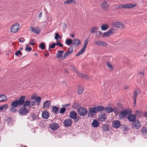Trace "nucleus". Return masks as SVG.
Wrapping results in <instances>:
<instances>
[{"instance_id":"603ef678","label":"nucleus","mask_w":147,"mask_h":147,"mask_svg":"<svg viewBox=\"0 0 147 147\" xmlns=\"http://www.w3.org/2000/svg\"><path fill=\"white\" fill-rule=\"evenodd\" d=\"M107 66L109 67L111 70H113V67L112 65L109 62H108L107 63Z\"/></svg>"},{"instance_id":"69168bd1","label":"nucleus","mask_w":147,"mask_h":147,"mask_svg":"<svg viewBox=\"0 0 147 147\" xmlns=\"http://www.w3.org/2000/svg\"><path fill=\"white\" fill-rule=\"evenodd\" d=\"M69 54L68 53L66 52H65V54L63 56V57L64 58H65L67 56L69 55Z\"/></svg>"},{"instance_id":"72a5a7b5","label":"nucleus","mask_w":147,"mask_h":147,"mask_svg":"<svg viewBox=\"0 0 147 147\" xmlns=\"http://www.w3.org/2000/svg\"><path fill=\"white\" fill-rule=\"evenodd\" d=\"M79 77H82L85 80H89V77L85 74H83L81 73H80L78 75Z\"/></svg>"},{"instance_id":"6ab92c4d","label":"nucleus","mask_w":147,"mask_h":147,"mask_svg":"<svg viewBox=\"0 0 147 147\" xmlns=\"http://www.w3.org/2000/svg\"><path fill=\"white\" fill-rule=\"evenodd\" d=\"M30 115L31 117L32 118V119H31L30 117H29L28 118V119L30 120V121H32L39 119L38 117L35 115L34 113L31 114Z\"/></svg>"},{"instance_id":"c756f323","label":"nucleus","mask_w":147,"mask_h":147,"mask_svg":"<svg viewBox=\"0 0 147 147\" xmlns=\"http://www.w3.org/2000/svg\"><path fill=\"white\" fill-rule=\"evenodd\" d=\"M52 111L53 113L55 114H57L59 111V109L58 108L54 106L52 107Z\"/></svg>"},{"instance_id":"13d9d810","label":"nucleus","mask_w":147,"mask_h":147,"mask_svg":"<svg viewBox=\"0 0 147 147\" xmlns=\"http://www.w3.org/2000/svg\"><path fill=\"white\" fill-rule=\"evenodd\" d=\"M62 55V54H61V53H58V51L56 54V57L58 58H59L60 57H61Z\"/></svg>"},{"instance_id":"052dcab7","label":"nucleus","mask_w":147,"mask_h":147,"mask_svg":"<svg viewBox=\"0 0 147 147\" xmlns=\"http://www.w3.org/2000/svg\"><path fill=\"white\" fill-rule=\"evenodd\" d=\"M15 54L16 56H18L19 54L20 55H22V53L20 50H18L17 52H16Z\"/></svg>"},{"instance_id":"4be33fe9","label":"nucleus","mask_w":147,"mask_h":147,"mask_svg":"<svg viewBox=\"0 0 147 147\" xmlns=\"http://www.w3.org/2000/svg\"><path fill=\"white\" fill-rule=\"evenodd\" d=\"M99 123L96 119H94L92 123V125L94 127H97L99 126Z\"/></svg>"},{"instance_id":"6e6552de","label":"nucleus","mask_w":147,"mask_h":147,"mask_svg":"<svg viewBox=\"0 0 147 147\" xmlns=\"http://www.w3.org/2000/svg\"><path fill=\"white\" fill-rule=\"evenodd\" d=\"M19 112L20 114L22 116L25 115L28 113L27 109L24 107L20 108Z\"/></svg>"},{"instance_id":"0e129e2a","label":"nucleus","mask_w":147,"mask_h":147,"mask_svg":"<svg viewBox=\"0 0 147 147\" xmlns=\"http://www.w3.org/2000/svg\"><path fill=\"white\" fill-rule=\"evenodd\" d=\"M55 44L56 45H59L61 47H62L63 46V45L58 42L55 43Z\"/></svg>"},{"instance_id":"a878e982","label":"nucleus","mask_w":147,"mask_h":147,"mask_svg":"<svg viewBox=\"0 0 147 147\" xmlns=\"http://www.w3.org/2000/svg\"><path fill=\"white\" fill-rule=\"evenodd\" d=\"M105 112L108 113H109L113 111V109L110 107H107L105 108L104 109Z\"/></svg>"},{"instance_id":"9b49d317","label":"nucleus","mask_w":147,"mask_h":147,"mask_svg":"<svg viewBox=\"0 0 147 147\" xmlns=\"http://www.w3.org/2000/svg\"><path fill=\"white\" fill-rule=\"evenodd\" d=\"M42 117L44 119H47L49 117V112L46 111H44L42 112Z\"/></svg>"},{"instance_id":"c9c22d12","label":"nucleus","mask_w":147,"mask_h":147,"mask_svg":"<svg viewBox=\"0 0 147 147\" xmlns=\"http://www.w3.org/2000/svg\"><path fill=\"white\" fill-rule=\"evenodd\" d=\"M11 105L12 106L15 107H17L19 105L17 100H15L12 102L11 103Z\"/></svg>"},{"instance_id":"2eb2a0df","label":"nucleus","mask_w":147,"mask_h":147,"mask_svg":"<svg viewBox=\"0 0 147 147\" xmlns=\"http://www.w3.org/2000/svg\"><path fill=\"white\" fill-rule=\"evenodd\" d=\"M73 41V42H72V44L74 45L75 47H77L81 44L80 40L78 38H76L74 39Z\"/></svg>"},{"instance_id":"dca6fc26","label":"nucleus","mask_w":147,"mask_h":147,"mask_svg":"<svg viewBox=\"0 0 147 147\" xmlns=\"http://www.w3.org/2000/svg\"><path fill=\"white\" fill-rule=\"evenodd\" d=\"M114 32V30L113 29H110L106 32H104L102 36V37L105 36H110L111 34H113Z\"/></svg>"},{"instance_id":"f257e3e1","label":"nucleus","mask_w":147,"mask_h":147,"mask_svg":"<svg viewBox=\"0 0 147 147\" xmlns=\"http://www.w3.org/2000/svg\"><path fill=\"white\" fill-rule=\"evenodd\" d=\"M88 39L86 38L84 42V45L83 46L82 49L76 54V56H79L84 52L87 47V46L88 44Z\"/></svg>"},{"instance_id":"aec40b11","label":"nucleus","mask_w":147,"mask_h":147,"mask_svg":"<svg viewBox=\"0 0 147 147\" xmlns=\"http://www.w3.org/2000/svg\"><path fill=\"white\" fill-rule=\"evenodd\" d=\"M101 6L102 8L104 10H108L109 5L106 2H104L101 3Z\"/></svg>"},{"instance_id":"e433bc0d","label":"nucleus","mask_w":147,"mask_h":147,"mask_svg":"<svg viewBox=\"0 0 147 147\" xmlns=\"http://www.w3.org/2000/svg\"><path fill=\"white\" fill-rule=\"evenodd\" d=\"M73 40L71 39H67L65 42L66 45H69L72 44Z\"/></svg>"},{"instance_id":"cd10ccee","label":"nucleus","mask_w":147,"mask_h":147,"mask_svg":"<svg viewBox=\"0 0 147 147\" xmlns=\"http://www.w3.org/2000/svg\"><path fill=\"white\" fill-rule=\"evenodd\" d=\"M111 58V57L110 56H105L103 57L102 60L104 62H106V63H107L108 62H110V60Z\"/></svg>"},{"instance_id":"5701e85b","label":"nucleus","mask_w":147,"mask_h":147,"mask_svg":"<svg viewBox=\"0 0 147 147\" xmlns=\"http://www.w3.org/2000/svg\"><path fill=\"white\" fill-rule=\"evenodd\" d=\"M7 100V98L5 95L2 94L0 95V102H4Z\"/></svg>"},{"instance_id":"49530a36","label":"nucleus","mask_w":147,"mask_h":147,"mask_svg":"<svg viewBox=\"0 0 147 147\" xmlns=\"http://www.w3.org/2000/svg\"><path fill=\"white\" fill-rule=\"evenodd\" d=\"M26 47L25 50L26 51H30L32 50V48L30 47H29V45L28 44H26Z\"/></svg>"},{"instance_id":"39448f33","label":"nucleus","mask_w":147,"mask_h":147,"mask_svg":"<svg viewBox=\"0 0 147 147\" xmlns=\"http://www.w3.org/2000/svg\"><path fill=\"white\" fill-rule=\"evenodd\" d=\"M141 124L140 121L138 120L132 122V127L136 129H139L141 126Z\"/></svg>"},{"instance_id":"bb28decb","label":"nucleus","mask_w":147,"mask_h":147,"mask_svg":"<svg viewBox=\"0 0 147 147\" xmlns=\"http://www.w3.org/2000/svg\"><path fill=\"white\" fill-rule=\"evenodd\" d=\"M96 111L100 112L104 109V107L102 106H97L94 107Z\"/></svg>"},{"instance_id":"37998d69","label":"nucleus","mask_w":147,"mask_h":147,"mask_svg":"<svg viewBox=\"0 0 147 147\" xmlns=\"http://www.w3.org/2000/svg\"><path fill=\"white\" fill-rule=\"evenodd\" d=\"M71 2L74 4L76 3V2L74 1L73 0H67V1H64V3L65 4L67 3L70 4Z\"/></svg>"},{"instance_id":"473e14b6","label":"nucleus","mask_w":147,"mask_h":147,"mask_svg":"<svg viewBox=\"0 0 147 147\" xmlns=\"http://www.w3.org/2000/svg\"><path fill=\"white\" fill-rule=\"evenodd\" d=\"M96 44L97 45L101 46H106L107 44L106 43L103 41H97L96 42Z\"/></svg>"},{"instance_id":"09e8293b","label":"nucleus","mask_w":147,"mask_h":147,"mask_svg":"<svg viewBox=\"0 0 147 147\" xmlns=\"http://www.w3.org/2000/svg\"><path fill=\"white\" fill-rule=\"evenodd\" d=\"M71 67L74 69L76 73L79 75L80 73L78 71L77 69L74 66H71Z\"/></svg>"},{"instance_id":"7ed1b4c3","label":"nucleus","mask_w":147,"mask_h":147,"mask_svg":"<svg viewBox=\"0 0 147 147\" xmlns=\"http://www.w3.org/2000/svg\"><path fill=\"white\" fill-rule=\"evenodd\" d=\"M132 111L131 110L129 111L128 110H125L123 111L119 115V117L120 119H123L125 118V116L128 114V113L130 114L131 113Z\"/></svg>"},{"instance_id":"3c124183","label":"nucleus","mask_w":147,"mask_h":147,"mask_svg":"<svg viewBox=\"0 0 147 147\" xmlns=\"http://www.w3.org/2000/svg\"><path fill=\"white\" fill-rule=\"evenodd\" d=\"M66 111V108L64 107L61 108L60 110V113H64Z\"/></svg>"},{"instance_id":"1a4fd4ad","label":"nucleus","mask_w":147,"mask_h":147,"mask_svg":"<svg viewBox=\"0 0 147 147\" xmlns=\"http://www.w3.org/2000/svg\"><path fill=\"white\" fill-rule=\"evenodd\" d=\"M107 118V114L105 113H101L99 114L98 119L99 121L103 122L105 121Z\"/></svg>"},{"instance_id":"680f3d73","label":"nucleus","mask_w":147,"mask_h":147,"mask_svg":"<svg viewBox=\"0 0 147 147\" xmlns=\"http://www.w3.org/2000/svg\"><path fill=\"white\" fill-rule=\"evenodd\" d=\"M120 9H126V5H120Z\"/></svg>"},{"instance_id":"79ce46f5","label":"nucleus","mask_w":147,"mask_h":147,"mask_svg":"<svg viewBox=\"0 0 147 147\" xmlns=\"http://www.w3.org/2000/svg\"><path fill=\"white\" fill-rule=\"evenodd\" d=\"M39 47L42 50H44L45 48V45L44 43H41L39 46Z\"/></svg>"},{"instance_id":"393cba45","label":"nucleus","mask_w":147,"mask_h":147,"mask_svg":"<svg viewBox=\"0 0 147 147\" xmlns=\"http://www.w3.org/2000/svg\"><path fill=\"white\" fill-rule=\"evenodd\" d=\"M51 103L49 100H47L43 103V107L46 109L48 108L51 105Z\"/></svg>"},{"instance_id":"e2e57ef3","label":"nucleus","mask_w":147,"mask_h":147,"mask_svg":"<svg viewBox=\"0 0 147 147\" xmlns=\"http://www.w3.org/2000/svg\"><path fill=\"white\" fill-rule=\"evenodd\" d=\"M55 38L56 40H58V38L59 37V34L58 33L55 34Z\"/></svg>"},{"instance_id":"2f4dec72","label":"nucleus","mask_w":147,"mask_h":147,"mask_svg":"<svg viewBox=\"0 0 147 147\" xmlns=\"http://www.w3.org/2000/svg\"><path fill=\"white\" fill-rule=\"evenodd\" d=\"M141 132L144 135H147V128L143 127L141 129Z\"/></svg>"},{"instance_id":"f03ea898","label":"nucleus","mask_w":147,"mask_h":147,"mask_svg":"<svg viewBox=\"0 0 147 147\" xmlns=\"http://www.w3.org/2000/svg\"><path fill=\"white\" fill-rule=\"evenodd\" d=\"M78 113L80 116H84L87 114V111L86 108L80 107L78 110Z\"/></svg>"},{"instance_id":"7c9ffc66","label":"nucleus","mask_w":147,"mask_h":147,"mask_svg":"<svg viewBox=\"0 0 147 147\" xmlns=\"http://www.w3.org/2000/svg\"><path fill=\"white\" fill-rule=\"evenodd\" d=\"M41 100V98L40 96L36 97L35 99V101L36 105H39Z\"/></svg>"},{"instance_id":"774afa93","label":"nucleus","mask_w":147,"mask_h":147,"mask_svg":"<svg viewBox=\"0 0 147 147\" xmlns=\"http://www.w3.org/2000/svg\"><path fill=\"white\" fill-rule=\"evenodd\" d=\"M42 12H40V13H39V16H38V18L39 19H40L41 18V17L42 16Z\"/></svg>"},{"instance_id":"a211bd4d","label":"nucleus","mask_w":147,"mask_h":147,"mask_svg":"<svg viewBox=\"0 0 147 147\" xmlns=\"http://www.w3.org/2000/svg\"><path fill=\"white\" fill-rule=\"evenodd\" d=\"M121 125V123L119 121L115 120L113 123V127L116 128L119 127Z\"/></svg>"},{"instance_id":"ddd939ff","label":"nucleus","mask_w":147,"mask_h":147,"mask_svg":"<svg viewBox=\"0 0 147 147\" xmlns=\"http://www.w3.org/2000/svg\"><path fill=\"white\" fill-rule=\"evenodd\" d=\"M114 26L116 28H124V25L121 22H116L114 24Z\"/></svg>"},{"instance_id":"ea45409f","label":"nucleus","mask_w":147,"mask_h":147,"mask_svg":"<svg viewBox=\"0 0 147 147\" xmlns=\"http://www.w3.org/2000/svg\"><path fill=\"white\" fill-rule=\"evenodd\" d=\"M135 114L136 116L140 117L141 116L142 112V111L137 110L135 111Z\"/></svg>"},{"instance_id":"338daca9","label":"nucleus","mask_w":147,"mask_h":147,"mask_svg":"<svg viewBox=\"0 0 147 147\" xmlns=\"http://www.w3.org/2000/svg\"><path fill=\"white\" fill-rule=\"evenodd\" d=\"M45 55L46 57H48L49 56V53L47 51L45 52Z\"/></svg>"},{"instance_id":"f8f14e48","label":"nucleus","mask_w":147,"mask_h":147,"mask_svg":"<svg viewBox=\"0 0 147 147\" xmlns=\"http://www.w3.org/2000/svg\"><path fill=\"white\" fill-rule=\"evenodd\" d=\"M59 127V125L58 124L56 123H53L50 125V128L52 130H57Z\"/></svg>"},{"instance_id":"58836bf2","label":"nucleus","mask_w":147,"mask_h":147,"mask_svg":"<svg viewBox=\"0 0 147 147\" xmlns=\"http://www.w3.org/2000/svg\"><path fill=\"white\" fill-rule=\"evenodd\" d=\"M108 28V25L106 24H103L101 27V29L103 30H105Z\"/></svg>"},{"instance_id":"de8ad7c7","label":"nucleus","mask_w":147,"mask_h":147,"mask_svg":"<svg viewBox=\"0 0 147 147\" xmlns=\"http://www.w3.org/2000/svg\"><path fill=\"white\" fill-rule=\"evenodd\" d=\"M96 27H92L90 29V32L91 33H94L96 31Z\"/></svg>"},{"instance_id":"4d7b16f0","label":"nucleus","mask_w":147,"mask_h":147,"mask_svg":"<svg viewBox=\"0 0 147 147\" xmlns=\"http://www.w3.org/2000/svg\"><path fill=\"white\" fill-rule=\"evenodd\" d=\"M56 45L55 43H54L51 44V46H49V49H53L55 47V45Z\"/></svg>"},{"instance_id":"b1692460","label":"nucleus","mask_w":147,"mask_h":147,"mask_svg":"<svg viewBox=\"0 0 147 147\" xmlns=\"http://www.w3.org/2000/svg\"><path fill=\"white\" fill-rule=\"evenodd\" d=\"M109 125L106 123L103 125L102 127V130L105 131H109Z\"/></svg>"},{"instance_id":"a18cd8bd","label":"nucleus","mask_w":147,"mask_h":147,"mask_svg":"<svg viewBox=\"0 0 147 147\" xmlns=\"http://www.w3.org/2000/svg\"><path fill=\"white\" fill-rule=\"evenodd\" d=\"M30 103V102L28 101H26L23 104V106L25 108L27 106H28Z\"/></svg>"},{"instance_id":"bf43d9fd","label":"nucleus","mask_w":147,"mask_h":147,"mask_svg":"<svg viewBox=\"0 0 147 147\" xmlns=\"http://www.w3.org/2000/svg\"><path fill=\"white\" fill-rule=\"evenodd\" d=\"M19 41L20 42H23L25 40L24 38H22L18 39Z\"/></svg>"},{"instance_id":"c03bdc74","label":"nucleus","mask_w":147,"mask_h":147,"mask_svg":"<svg viewBox=\"0 0 147 147\" xmlns=\"http://www.w3.org/2000/svg\"><path fill=\"white\" fill-rule=\"evenodd\" d=\"M73 51V48L72 47H70L66 51V52L69 54L71 53Z\"/></svg>"},{"instance_id":"423d86ee","label":"nucleus","mask_w":147,"mask_h":147,"mask_svg":"<svg viewBox=\"0 0 147 147\" xmlns=\"http://www.w3.org/2000/svg\"><path fill=\"white\" fill-rule=\"evenodd\" d=\"M89 111L88 113V117H93L96 113V111L94 107L89 108Z\"/></svg>"},{"instance_id":"f704fd0d","label":"nucleus","mask_w":147,"mask_h":147,"mask_svg":"<svg viewBox=\"0 0 147 147\" xmlns=\"http://www.w3.org/2000/svg\"><path fill=\"white\" fill-rule=\"evenodd\" d=\"M126 8H132L136 6V4H133L129 3L126 4Z\"/></svg>"},{"instance_id":"6e6d98bb","label":"nucleus","mask_w":147,"mask_h":147,"mask_svg":"<svg viewBox=\"0 0 147 147\" xmlns=\"http://www.w3.org/2000/svg\"><path fill=\"white\" fill-rule=\"evenodd\" d=\"M25 98V97L24 96H22L19 98V100H20L24 102V101Z\"/></svg>"},{"instance_id":"0eeeda50","label":"nucleus","mask_w":147,"mask_h":147,"mask_svg":"<svg viewBox=\"0 0 147 147\" xmlns=\"http://www.w3.org/2000/svg\"><path fill=\"white\" fill-rule=\"evenodd\" d=\"M72 123V120L70 119H65L63 122V124L64 126L68 127L70 126Z\"/></svg>"},{"instance_id":"5fc2aeb1","label":"nucleus","mask_w":147,"mask_h":147,"mask_svg":"<svg viewBox=\"0 0 147 147\" xmlns=\"http://www.w3.org/2000/svg\"><path fill=\"white\" fill-rule=\"evenodd\" d=\"M17 101L18 102L19 105L20 106H22L24 103V102L20 100H17Z\"/></svg>"},{"instance_id":"412c9836","label":"nucleus","mask_w":147,"mask_h":147,"mask_svg":"<svg viewBox=\"0 0 147 147\" xmlns=\"http://www.w3.org/2000/svg\"><path fill=\"white\" fill-rule=\"evenodd\" d=\"M84 88V87L79 85L78 86L77 88V92L79 94H81L83 92Z\"/></svg>"},{"instance_id":"4468645a","label":"nucleus","mask_w":147,"mask_h":147,"mask_svg":"<svg viewBox=\"0 0 147 147\" xmlns=\"http://www.w3.org/2000/svg\"><path fill=\"white\" fill-rule=\"evenodd\" d=\"M136 116L135 115L133 114L129 115L127 118V119L129 121L133 122L136 120Z\"/></svg>"},{"instance_id":"a19ab883","label":"nucleus","mask_w":147,"mask_h":147,"mask_svg":"<svg viewBox=\"0 0 147 147\" xmlns=\"http://www.w3.org/2000/svg\"><path fill=\"white\" fill-rule=\"evenodd\" d=\"M8 105L7 104H4L1 106H0V111L7 108Z\"/></svg>"},{"instance_id":"9d476101","label":"nucleus","mask_w":147,"mask_h":147,"mask_svg":"<svg viewBox=\"0 0 147 147\" xmlns=\"http://www.w3.org/2000/svg\"><path fill=\"white\" fill-rule=\"evenodd\" d=\"M29 30L31 32L36 33L37 34H38L40 31V28L38 27L34 28L33 27H30L29 28Z\"/></svg>"},{"instance_id":"f3484780","label":"nucleus","mask_w":147,"mask_h":147,"mask_svg":"<svg viewBox=\"0 0 147 147\" xmlns=\"http://www.w3.org/2000/svg\"><path fill=\"white\" fill-rule=\"evenodd\" d=\"M69 117L72 119H75L77 117V114L74 111H71L69 113Z\"/></svg>"},{"instance_id":"4c0bfd02","label":"nucleus","mask_w":147,"mask_h":147,"mask_svg":"<svg viewBox=\"0 0 147 147\" xmlns=\"http://www.w3.org/2000/svg\"><path fill=\"white\" fill-rule=\"evenodd\" d=\"M102 33L100 31H97L95 35V37L98 39L100 38L101 36V35Z\"/></svg>"},{"instance_id":"8fccbe9b","label":"nucleus","mask_w":147,"mask_h":147,"mask_svg":"<svg viewBox=\"0 0 147 147\" xmlns=\"http://www.w3.org/2000/svg\"><path fill=\"white\" fill-rule=\"evenodd\" d=\"M16 108L12 106L10 108V110L11 112H16L17 110Z\"/></svg>"},{"instance_id":"20e7f679","label":"nucleus","mask_w":147,"mask_h":147,"mask_svg":"<svg viewBox=\"0 0 147 147\" xmlns=\"http://www.w3.org/2000/svg\"><path fill=\"white\" fill-rule=\"evenodd\" d=\"M20 29V25L18 23H16L12 25L11 28V31L13 33L16 32Z\"/></svg>"},{"instance_id":"864d4df0","label":"nucleus","mask_w":147,"mask_h":147,"mask_svg":"<svg viewBox=\"0 0 147 147\" xmlns=\"http://www.w3.org/2000/svg\"><path fill=\"white\" fill-rule=\"evenodd\" d=\"M113 109V111L115 113L118 114V113L119 109L117 108H114Z\"/></svg>"},{"instance_id":"c85d7f7f","label":"nucleus","mask_w":147,"mask_h":147,"mask_svg":"<svg viewBox=\"0 0 147 147\" xmlns=\"http://www.w3.org/2000/svg\"><path fill=\"white\" fill-rule=\"evenodd\" d=\"M139 93L140 91L138 89H137L135 90L133 95V99H136L137 96Z\"/></svg>"}]
</instances>
